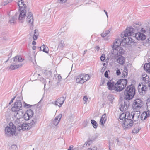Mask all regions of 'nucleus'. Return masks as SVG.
Segmentation results:
<instances>
[{
  "mask_svg": "<svg viewBox=\"0 0 150 150\" xmlns=\"http://www.w3.org/2000/svg\"><path fill=\"white\" fill-rule=\"evenodd\" d=\"M81 77H82L83 81H84V83L88 80L90 78L89 75L87 74H81Z\"/></svg>",
  "mask_w": 150,
  "mask_h": 150,
  "instance_id": "27",
  "label": "nucleus"
},
{
  "mask_svg": "<svg viewBox=\"0 0 150 150\" xmlns=\"http://www.w3.org/2000/svg\"><path fill=\"white\" fill-rule=\"evenodd\" d=\"M27 22L32 25L33 23V15L31 12H29L28 13V16L27 18Z\"/></svg>",
  "mask_w": 150,
  "mask_h": 150,
  "instance_id": "18",
  "label": "nucleus"
},
{
  "mask_svg": "<svg viewBox=\"0 0 150 150\" xmlns=\"http://www.w3.org/2000/svg\"><path fill=\"white\" fill-rule=\"evenodd\" d=\"M110 32V31L109 30H106L105 32H103L101 34V36L103 37H106L109 34Z\"/></svg>",
  "mask_w": 150,
  "mask_h": 150,
  "instance_id": "40",
  "label": "nucleus"
},
{
  "mask_svg": "<svg viewBox=\"0 0 150 150\" xmlns=\"http://www.w3.org/2000/svg\"><path fill=\"white\" fill-rule=\"evenodd\" d=\"M104 75L105 77L108 78H109V77L108 76V74L107 71H106L105 72Z\"/></svg>",
  "mask_w": 150,
  "mask_h": 150,
  "instance_id": "49",
  "label": "nucleus"
},
{
  "mask_svg": "<svg viewBox=\"0 0 150 150\" xmlns=\"http://www.w3.org/2000/svg\"><path fill=\"white\" fill-rule=\"evenodd\" d=\"M148 35H150V34H148ZM147 42L148 43H150V37L147 40Z\"/></svg>",
  "mask_w": 150,
  "mask_h": 150,
  "instance_id": "56",
  "label": "nucleus"
},
{
  "mask_svg": "<svg viewBox=\"0 0 150 150\" xmlns=\"http://www.w3.org/2000/svg\"><path fill=\"white\" fill-rule=\"evenodd\" d=\"M95 48L97 51H98L99 50L100 47L98 46H97Z\"/></svg>",
  "mask_w": 150,
  "mask_h": 150,
  "instance_id": "57",
  "label": "nucleus"
},
{
  "mask_svg": "<svg viewBox=\"0 0 150 150\" xmlns=\"http://www.w3.org/2000/svg\"><path fill=\"white\" fill-rule=\"evenodd\" d=\"M15 116L16 118V119L15 121V123L17 125L18 124H20V119L22 117H17L16 116Z\"/></svg>",
  "mask_w": 150,
  "mask_h": 150,
  "instance_id": "42",
  "label": "nucleus"
},
{
  "mask_svg": "<svg viewBox=\"0 0 150 150\" xmlns=\"http://www.w3.org/2000/svg\"><path fill=\"white\" fill-rule=\"evenodd\" d=\"M36 46H33L32 47V49L33 50H34L36 49Z\"/></svg>",
  "mask_w": 150,
  "mask_h": 150,
  "instance_id": "63",
  "label": "nucleus"
},
{
  "mask_svg": "<svg viewBox=\"0 0 150 150\" xmlns=\"http://www.w3.org/2000/svg\"><path fill=\"white\" fill-rule=\"evenodd\" d=\"M23 113V117L25 120H29L32 117L34 114L33 111L31 109L28 110L25 114Z\"/></svg>",
  "mask_w": 150,
  "mask_h": 150,
  "instance_id": "13",
  "label": "nucleus"
},
{
  "mask_svg": "<svg viewBox=\"0 0 150 150\" xmlns=\"http://www.w3.org/2000/svg\"><path fill=\"white\" fill-rule=\"evenodd\" d=\"M92 141L91 140H89L87 141L88 143V146H89L92 143Z\"/></svg>",
  "mask_w": 150,
  "mask_h": 150,
  "instance_id": "50",
  "label": "nucleus"
},
{
  "mask_svg": "<svg viewBox=\"0 0 150 150\" xmlns=\"http://www.w3.org/2000/svg\"><path fill=\"white\" fill-rule=\"evenodd\" d=\"M36 44V42L35 41H33L32 42V44L33 45H35Z\"/></svg>",
  "mask_w": 150,
  "mask_h": 150,
  "instance_id": "62",
  "label": "nucleus"
},
{
  "mask_svg": "<svg viewBox=\"0 0 150 150\" xmlns=\"http://www.w3.org/2000/svg\"><path fill=\"white\" fill-rule=\"evenodd\" d=\"M32 106V105L27 104L25 105L24 106L25 107H26L27 108H28L29 107H30Z\"/></svg>",
  "mask_w": 150,
  "mask_h": 150,
  "instance_id": "55",
  "label": "nucleus"
},
{
  "mask_svg": "<svg viewBox=\"0 0 150 150\" xmlns=\"http://www.w3.org/2000/svg\"><path fill=\"white\" fill-rule=\"evenodd\" d=\"M5 134L6 135L8 136H13V134H15V131H14L11 129V128L7 126L5 128Z\"/></svg>",
  "mask_w": 150,
  "mask_h": 150,
  "instance_id": "16",
  "label": "nucleus"
},
{
  "mask_svg": "<svg viewBox=\"0 0 150 150\" xmlns=\"http://www.w3.org/2000/svg\"><path fill=\"white\" fill-rule=\"evenodd\" d=\"M116 73L117 76L120 75L121 74V72L119 69H118L116 71Z\"/></svg>",
  "mask_w": 150,
  "mask_h": 150,
  "instance_id": "51",
  "label": "nucleus"
},
{
  "mask_svg": "<svg viewBox=\"0 0 150 150\" xmlns=\"http://www.w3.org/2000/svg\"><path fill=\"white\" fill-rule=\"evenodd\" d=\"M105 59V54H103L100 57V60L103 61Z\"/></svg>",
  "mask_w": 150,
  "mask_h": 150,
  "instance_id": "45",
  "label": "nucleus"
},
{
  "mask_svg": "<svg viewBox=\"0 0 150 150\" xmlns=\"http://www.w3.org/2000/svg\"><path fill=\"white\" fill-rule=\"evenodd\" d=\"M150 116V114L148 111H144L141 114L140 118L142 120H144Z\"/></svg>",
  "mask_w": 150,
  "mask_h": 150,
  "instance_id": "19",
  "label": "nucleus"
},
{
  "mask_svg": "<svg viewBox=\"0 0 150 150\" xmlns=\"http://www.w3.org/2000/svg\"><path fill=\"white\" fill-rule=\"evenodd\" d=\"M136 38L138 40H144L146 37V36L144 34L140 32H138L135 34Z\"/></svg>",
  "mask_w": 150,
  "mask_h": 150,
  "instance_id": "17",
  "label": "nucleus"
},
{
  "mask_svg": "<svg viewBox=\"0 0 150 150\" xmlns=\"http://www.w3.org/2000/svg\"><path fill=\"white\" fill-rule=\"evenodd\" d=\"M126 118L125 120L126 119H132V115H131V112L130 113L129 112H126Z\"/></svg>",
  "mask_w": 150,
  "mask_h": 150,
  "instance_id": "33",
  "label": "nucleus"
},
{
  "mask_svg": "<svg viewBox=\"0 0 150 150\" xmlns=\"http://www.w3.org/2000/svg\"><path fill=\"white\" fill-rule=\"evenodd\" d=\"M106 115L104 114L102 115L100 120V124L102 125H103L106 120V118L105 117Z\"/></svg>",
  "mask_w": 150,
  "mask_h": 150,
  "instance_id": "28",
  "label": "nucleus"
},
{
  "mask_svg": "<svg viewBox=\"0 0 150 150\" xmlns=\"http://www.w3.org/2000/svg\"><path fill=\"white\" fill-rule=\"evenodd\" d=\"M37 119L34 118L30 121V122L28 124L29 125L30 128H31L32 127L34 126L37 123Z\"/></svg>",
  "mask_w": 150,
  "mask_h": 150,
  "instance_id": "24",
  "label": "nucleus"
},
{
  "mask_svg": "<svg viewBox=\"0 0 150 150\" xmlns=\"http://www.w3.org/2000/svg\"><path fill=\"white\" fill-rule=\"evenodd\" d=\"M105 83V80L104 79H103L102 80H101V84H100V85H103Z\"/></svg>",
  "mask_w": 150,
  "mask_h": 150,
  "instance_id": "54",
  "label": "nucleus"
},
{
  "mask_svg": "<svg viewBox=\"0 0 150 150\" xmlns=\"http://www.w3.org/2000/svg\"><path fill=\"white\" fill-rule=\"evenodd\" d=\"M138 91L139 93L141 95H144L146 93V91L147 90V87L146 85H144L141 86L139 84L138 86Z\"/></svg>",
  "mask_w": 150,
  "mask_h": 150,
  "instance_id": "12",
  "label": "nucleus"
},
{
  "mask_svg": "<svg viewBox=\"0 0 150 150\" xmlns=\"http://www.w3.org/2000/svg\"><path fill=\"white\" fill-rule=\"evenodd\" d=\"M122 41V40L120 39H117L116 40V42L114 43L113 48H116L120 46L121 43V42Z\"/></svg>",
  "mask_w": 150,
  "mask_h": 150,
  "instance_id": "22",
  "label": "nucleus"
},
{
  "mask_svg": "<svg viewBox=\"0 0 150 150\" xmlns=\"http://www.w3.org/2000/svg\"><path fill=\"white\" fill-rule=\"evenodd\" d=\"M9 150H17L18 148L16 145L15 144H13L12 145L11 147L9 148Z\"/></svg>",
  "mask_w": 150,
  "mask_h": 150,
  "instance_id": "41",
  "label": "nucleus"
},
{
  "mask_svg": "<svg viewBox=\"0 0 150 150\" xmlns=\"http://www.w3.org/2000/svg\"><path fill=\"white\" fill-rule=\"evenodd\" d=\"M47 74H49V75L50 76L52 74V72L51 71H47Z\"/></svg>",
  "mask_w": 150,
  "mask_h": 150,
  "instance_id": "61",
  "label": "nucleus"
},
{
  "mask_svg": "<svg viewBox=\"0 0 150 150\" xmlns=\"http://www.w3.org/2000/svg\"><path fill=\"white\" fill-rule=\"evenodd\" d=\"M126 112L125 113H122L120 115L119 119L122 120V121L124 120L126 118Z\"/></svg>",
  "mask_w": 150,
  "mask_h": 150,
  "instance_id": "35",
  "label": "nucleus"
},
{
  "mask_svg": "<svg viewBox=\"0 0 150 150\" xmlns=\"http://www.w3.org/2000/svg\"><path fill=\"white\" fill-rule=\"evenodd\" d=\"M132 39L129 37H127L122 40V41L128 45H130L131 43L133 42Z\"/></svg>",
  "mask_w": 150,
  "mask_h": 150,
  "instance_id": "25",
  "label": "nucleus"
},
{
  "mask_svg": "<svg viewBox=\"0 0 150 150\" xmlns=\"http://www.w3.org/2000/svg\"><path fill=\"white\" fill-rule=\"evenodd\" d=\"M83 100L85 102L84 103L85 104L86 102H87V101L88 100V98L87 96H84L83 98Z\"/></svg>",
  "mask_w": 150,
  "mask_h": 150,
  "instance_id": "47",
  "label": "nucleus"
},
{
  "mask_svg": "<svg viewBox=\"0 0 150 150\" xmlns=\"http://www.w3.org/2000/svg\"><path fill=\"white\" fill-rule=\"evenodd\" d=\"M30 127L28 124L26 123H23L22 124L18 125L17 129L18 131L22 130L23 131L26 129H29Z\"/></svg>",
  "mask_w": 150,
  "mask_h": 150,
  "instance_id": "15",
  "label": "nucleus"
},
{
  "mask_svg": "<svg viewBox=\"0 0 150 150\" xmlns=\"http://www.w3.org/2000/svg\"><path fill=\"white\" fill-rule=\"evenodd\" d=\"M135 30L134 28L132 27L127 28L125 31L121 34L122 37L124 35V37H127L134 35L133 34Z\"/></svg>",
  "mask_w": 150,
  "mask_h": 150,
  "instance_id": "9",
  "label": "nucleus"
},
{
  "mask_svg": "<svg viewBox=\"0 0 150 150\" xmlns=\"http://www.w3.org/2000/svg\"><path fill=\"white\" fill-rule=\"evenodd\" d=\"M92 150H97V148L96 147H93L91 148Z\"/></svg>",
  "mask_w": 150,
  "mask_h": 150,
  "instance_id": "60",
  "label": "nucleus"
},
{
  "mask_svg": "<svg viewBox=\"0 0 150 150\" xmlns=\"http://www.w3.org/2000/svg\"><path fill=\"white\" fill-rule=\"evenodd\" d=\"M62 116V114H60L58 116L56 117L55 119L52 122L53 124L55 126L57 125L60 120Z\"/></svg>",
  "mask_w": 150,
  "mask_h": 150,
  "instance_id": "20",
  "label": "nucleus"
},
{
  "mask_svg": "<svg viewBox=\"0 0 150 150\" xmlns=\"http://www.w3.org/2000/svg\"><path fill=\"white\" fill-rule=\"evenodd\" d=\"M141 31L142 32L146 33V34H150V27L148 28L146 30H145L144 28H142L141 30Z\"/></svg>",
  "mask_w": 150,
  "mask_h": 150,
  "instance_id": "36",
  "label": "nucleus"
},
{
  "mask_svg": "<svg viewBox=\"0 0 150 150\" xmlns=\"http://www.w3.org/2000/svg\"><path fill=\"white\" fill-rule=\"evenodd\" d=\"M113 51L112 52V54L115 57L121 56L124 54V51L122 47H119L116 48H113Z\"/></svg>",
  "mask_w": 150,
  "mask_h": 150,
  "instance_id": "8",
  "label": "nucleus"
},
{
  "mask_svg": "<svg viewBox=\"0 0 150 150\" xmlns=\"http://www.w3.org/2000/svg\"><path fill=\"white\" fill-rule=\"evenodd\" d=\"M38 35L34 34L33 37V39L35 40H37L38 38Z\"/></svg>",
  "mask_w": 150,
  "mask_h": 150,
  "instance_id": "48",
  "label": "nucleus"
},
{
  "mask_svg": "<svg viewBox=\"0 0 150 150\" xmlns=\"http://www.w3.org/2000/svg\"><path fill=\"white\" fill-rule=\"evenodd\" d=\"M88 146V143H87V142L85 143L84 144V145H83V147H86V146Z\"/></svg>",
  "mask_w": 150,
  "mask_h": 150,
  "instance_id": "59",
  "label": "nucleus"
},
{
  "mask_svg": "<svg viewBox=\"0 0 150 150\" xmlns=\"http://www.w3.org/2000/svg\"><path fill=\"white\" fill-rule=\"evenodd\" d=\"M38 30H37V29H35L34 30V35H38Z\"/></svg>",
  "mask_w": 150,
  "mask_h": 150,
  "instance_id": "53",
  "label": "nucleus"
},
{
  "mask_svg": "<svg viewBox=\"0 0 150 150\" xmlns=\"http://www.w3.org/2000/svg\"><path fill=\"white\" fill-rule=\"evenodd\" d=\"M140 112L139 111H133L131 112V115H132V119L134 121H138L139 118Z\"/></svg>",
  "mask_w": 150,
  "mask_h": 150,
  "instance_id": "14",
  "label": "nucleus"
},
{
  "mask_svg": "<svg viewBox=\"0 0 150 150\" xmlns=\"http://www.w3.org/2000/svg\"><path fill=\"white\" fill-rule=\"evenodd\" d=\"M23 61L22 58L19 56H16L13 58V61L11 62L12 64L9 68V70H14L22 66L23 64L21 63Z\"/></svg>",
  "mask_w": 150,
  "mask_h": 150,
  "instance_id": "4",
  "label": "nucleus"
},
{
  "mask_svg": "<svg viewBox=\"0 0 150 150\" xmlns=\"http://www.w3.org/2000/svg\"><path fill=\"white\" fill-rule=\"evenodd\" d=\"M66 98V96L65 95L64 96L58 98L55 101V105L58 106L59 107H61L65 100Z\"/></svg>",
  "mask_w": 150,
  "mask_h": 150,
  "instance_id": "11",
  "label": "nucleus"
},
{
  "mask_svg": "<svg viewBox=\"0 0 150 150\" xmlns=\"http://www.w3.org/2000/svg\"><path fill=\"white\" fill-rule=\"evenodd\" d=\"M58 77L59 79H60L62 78L61 76L59 75L58 76Z\"/></svg>",
  "mask_w": 150,
  "mask_h": 150,
  "instance_id": "64",
  "label": "nucleus"
},
{
  "mask_svg": "<svg viewBox=\"0 0 150 150\" xmlns=\"http://www.w3.org/2000/svg\"><path fill=\"white\" fill-rule=\"evenodd\" d=\"M125 59L122 56H120L117 59V62L121 65H122L125 62Z\"/></svg>",
  "mask_w": 150,
  "mask_h": 150,
  "instance_id": "23",
  "label": "nucleus"
},
{
  "mask_svg": "<svg viewBox=\"0 0 150 150\" xmlns=\"http://www.w3.org/2000/svg\"><path fill=\"white\" fill-rule=\"evenodd\" d=\"M20 10H21L20 13L19 15L18 21L20 22H22L23 19L26 16V11L25 9L26 8V5L24 3L23 0L19 1L18 3Z\"/></svg>",
  "mask_w": 150,
  "mask_h": 150,
  "instance_id": "3",
  "label": "nucleus"
},
{
  "mask_svg": "<svg viewBox=\"0 0 150 150\" xmlns=\"http://www.w3.org/2000/svg\"><path fill=\"white\" fill-rule=\"evenodd\" d=\"M91 123L92 124L93 126V127L94 128H97L98 124L96 122L95 120H91Z\"/></svg>",
  "mask_w": 150,
  "mask_h": 150,
  "instance_id": "37",
  "label": "nucleus"
},
{
  "mask_svg": "<svg viewBox=\"0 0 150 150\" xmlns=\"http://www.w3.org/2000/svg\"><path fill=\"white\" fill-rule=\"evenodd\" d=\"M22 107V104L21 101L19 100H16L11 108L12 111L14 112V116L17 117H23V113L21 109Z\"/></svg>",
  "mask_w": 150,
  "mask_h": 150,
  "instance_id": "2",
  "label": "nucleus"
},
{
  "mask_svg": "<svg viewBox=\"0 0 150 150\" xmlns=\"http://www.w3.org/2000/svg\"><path fill=\"white\" fill-rule=\"evenodd\" d=\"M141 128L139 127V126L135 127L132 130V133L134 134L137 133L141 129Z\"/></svg>",
  "mask_w": 150,
  "mask_h": 150,
  "instance_id": "32",
  "label": "nucleus"
},
{
  "mask_svg": "<svg viewBox=\"0 0 150 150\" xmlns=\"http://www.w3.org/2000/svg\"><path fill=\"white\" fill-rule=\"evenodd\" d=\"M67 0H57V2L59 4H63L65 3Z\"/></svg>",
  "mask_w": 150,
  "mask_h": 150,
  "instance_id": "46",
  "label": "nucleus"
},
{
  "mask_svg": "<svg viewBox=\"0 0 150 150\" xmlns=\"http://www.w3.org/2000/svg\"><path fill=\"white\" fill-rule=\"evenodd\" d=\"M142 101L141 99L137 98L134 100L133 102L132 107L134 109L139 110L142 106Z\"/></svg>",
  "mask_w": 150,
  "mask_h": 150,
  "instance_id": "10",
  "label": "nucleus"
},
{
  "mask_svg": "<svg viewBox=\"0 0 150 150\" xmlns=\"http://www.w3.org/2000/svg\"><path fill=\"white\" fill-rule=\"evenodd\" d=\"M143 82L144 84H147L149 82V77L147 75L144 74L142 75Z\"/></svg>",
  "mask_w": 150,
  "mask_h": 150,
  "instance_id": "21",
  "label": "nucleus"
},
{
  "mask_svg": "<svg viewBox=\"0 0 150 150\" xmlns=\"http://www.w3.org/2000/svg\"><path fill=\"white\" fill-rule=\"evenodd\" d=\"M15 20V18L14 17H13L11 18V19L9 20V22L11 24L13 23H14V21Z\"/></svg>",
  "mask_w": 150,
  "mask_h": 150,
  "instance_id": "44",
  "label": "nucleus"
},
{
  "mask_svg": "<svg viewBox=\"0 0 150 150\" xmlns=\"http://www.w3.org/2000/svg\"><path fill=\"white\" fill-rule=\"evenodd\" d=\"M16 96H15L14 98H12L11 100L10 101V102L9 103V104L11 105L13 102V100H14L15 98H16Z\"/></svg>",
  "mask_w": 150,
  "mask_h": 150,
  "instance_id": "52",
  "label": "nucleus"
},
{
  "mask_svg": "<svg viewBox=\"0 0 150 150\" xmlns=\"http://www.w3.org/2000/svg\"><path fill=\"white\" fill-rule=\"evenodd\" d=\"M42 48H43V49L42 50L43 51L46 53H48V50H49L47 46H46L45 45L43 44L42 46L41 47H38V48L39 49H40V50H42Z\"/></svg>",
  "mask_w": 150,
  "mask_h": 150,
  "instance_id": "29",
  "label": "nucleus"
},
{
  "mask_svg": "<svg viewBox=\"0 0 150 150\" xmlns=\"http://www.w3.org/2000/svg\"><path fill=\"white\" fill-rule=\"evenodd\" d=\"M65 46L64 41L62 40L59 43L58 45V48L62 50Z\"/></svg>",
  "mask_w": 150,
  "mask_h": 150,
  "instance_id": "30",
  "label": "nucleus"
},
{
  "mask_svg": "<svg viewBox=\"0 0 150 150\" xmlns=\"http://www.w3.org/2000/svg\"><path fill=\"white\" fill-rule=\"evenodd\" d=\"M147 108H148V111L150 112V99L147 101L146 103Z\"/></svg>",
  "mask_w": 150,
  "mask_h": 150,
  "instance_id": "43",
  "label": "nucleus"
},
{
  "mask_svg": "<svg viewBox=\"0 0 150 150\" xmlns=\"http://www.w3.org/2000/svg\"><path fill=\"white\" fill-rule=\"evenodd\" d=\"M127 80L126 79H122L119 80L117 82V84L118 88V91L122 90L127 85Z\"/></svg>",
  "mask_w": 150,
  "mask_h": 150,
  "instance_id": "6",
  "label": "nucleus"
},
{
  "mask_svg": "<svg viewBox=\"0 0 150 150\" xmlns=\"http://www.w3.org/2000/svg\"><path fill=\"white\" fill-rule=\"evenodd\" d=\"M128 74V70L127 67L126 66L125 67H124V70L122 72V77H126Z\"/></svg>",
  "mask_w": 150,
  "mask_h": 150,
  "instance_id": "31",
  "label": "nucleus"
},
{
  "mask_svg": "<svg viewBox=\"0 0 150 150\" xmlns=\"http://www.w3.org/2000/svg\"><path fill=\"white\" fill-rule=\"evenodd\" d=\"M149 63L145 64L144 66V69L146 71L150 72Z\"/></svg>",
  "mask_w": 150,
  "mask_h": 150,
  "instance_id": "34",
  "label": "nucleus"
},
{
  "mask_svg": "<svg viewBox=\"0 0 150 150\" xmlns=\"http://www.w3.org/2000/svg\"><path fill=\"white\" fill-rule=\"evenodd\" d=\"M108 88L110 90H115L119 92L118 86L117 82H114L112 80H109L107 83Z\"/></svg>",
  "mask_w": 150,
  "mask_h": 150,
  "instance_id": "7",
  "label": "nucleus"
},
{
  "mask_svg": "<svg viewBox=\"0 0 150 150\" xmlns=\"http://www.w3.org/2000/svg\"><path fill=\"white\" fill-rule=\"evenodd\" d=\"M76 81L77 83L83 84L84 83V81H83L82 77H81V74L77 76Z\"/></svg>",
  "mask_w": 150,
  "mask_h": 150,
  "instance_id": "26",
  "label": "nucleus"
},
{
  "mask_svg": "<svg viewBox=\"0 0 150 150\" xmlns=\"http://www.w3.org/2000/svg\"><path fill=\"white\" fill-rule=\"evenodd\" d=\"M135 93V89L133 84L128 86L124 92V103L120 105L119 109L122 111H125L128 108L129 100L132 99Z\"/></svg>",
  "mask_w": 150,
  "mask_h": 150,
  "instance_id": "1",
  "label": "nucleus"
},
{
  "mask_svg": "<svg viewBox=\"0 0 150 150\" xmlns=\"http://www.w3.org/2000/svg\"><path fill=\"white\" fill-rule=\"evenodd\" d=\"M133 123L132 119H126L121 122L122 126L125 130L130 129L133 125Z\"/></svg>",
  "mask_w": 150,
  "mask_h": 150,
  "instance_id": "5",
  "label": "nucleus"
},
{
  "mask_svg": "<svg viewBox=\"0 0 150 150\" xmlns=\"http://www.w3.org/2000/svg\"><path fill=\"white\" fill-rule=\"evenodd\" d=\"M9 127L11 128V129H12L14 131H15L16 128L15 126L14 125L12 122H10L9 123Z\"/></svg>",
  "mask_w": 150,
  "mask_h": 150,
  "instance_id": "39",
  "label": "nucleus"
},
{
  "mask_svg": "<svg viewBox=\"0 0 150 150\" xmlns=\"http://www.w3.org/2000/svg\"><path fill=\"white\" fill-rule=\"evenodd\" d=\"M73 147L74 146L73 145H71V146L69 147V149L70 150H73L71 149H72L73 148Z\"/></svg>",
  "mask_w": 150,
  "mask_h": 150,
  "instance_id": "58",
  "label": "nucleus"
},
{
  "mask_svg": "<svg viewBox=\"0 0 150 150\" xmlns=\"http://www.w3.org/2000/svg\"><path fill=\"white\" fill-rule=\"evenodd\" d=\"M108 98L110 101L111 102V103H112V100L114 99L113 95L112 94L109 95L108 96Z\"/></svg>",
  "mask_w": 150,
  "mask_h": 150,
  "instance_id": "38",
  "label": "nucleus"
}]
</instances>
